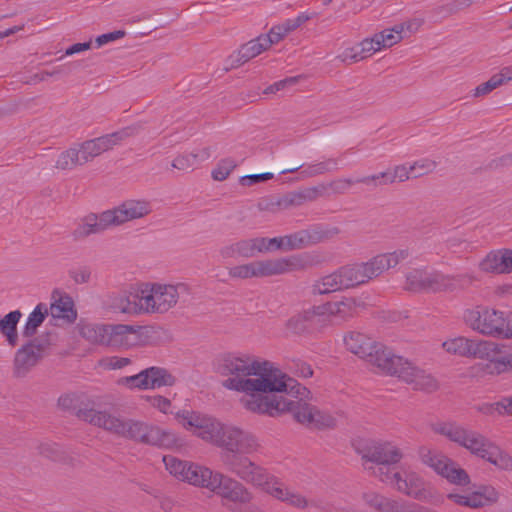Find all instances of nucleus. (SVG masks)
<instances>
[{
	"label": "nucleus",
	"instance_id": "f257e3e1",
	"mask_svg": "<svg viewBox=\"0 0 512 512\" xmlns=\"http://www.w3.org/2000/svg\"><path fill=\"white\" fill-rule=\"evenodd\" d=\"M176 419L196 436L221 448L220 461L227 471L252 485L267 482V470L248 457L261 449L254 434L194 411H180Z\"/></svg>",
	"mask_w": 512,
	"mask_h": 512
},
{
	"label": "nucleus",
	"instance_id": "f03ea898",
	"mask_svg": "<svg viewBox=\"0 0 512 512\" xmlns=\"http://www.w3.org/2000/svg\"><path fill=\"white\" fill-rule=\"evenodd\" d=\"M216 373L227 377L222 383L229 390L245 393L241 399L243 406L251 411L248 403L259 402V399L271 401L275 394L299 393L305 390L304 386L295 379L288 377L269 361H258L252 356L226 353L219 356L215 363Z\"/></svg>",
	"mask_w": 512,
	"mask_h": 512
},
{
	"label": "nucleus",
	"instance_id": "7ed1b4c3",
	"mask_svg": "<svg viewBox=\"0 0 512 512\" xmlns=\"http://www.w3.org/2000/svg\"><path fill=\"white\" fill-rule=\"evenodd\" d=\"M304 388L303 393L300 391L295 393L298 389L294 388L292 390L294 393L287 391V393L275 394L271 401L259 399V402H256L253 400L248 403V407L253 413L265 414L271 417L290 412L298 423L311 429L334 428L336 420L332 415L304 401V398L309 394L307 388Z\"/></svg>",
	"mask_w": 512,
	"mask_h": 512
},
{
	"label": "nucleus",
	"instance_id": "20e7f679",
	"mask_svg": "<svg viewBox=\"0 0 512 512\" xmlns=\"http://www.w3.org/2000/svg\"><path fill=\"white\" fill-rule=\"evenodd\" d=\"M151 211V205L146 200H126L117 207L106 210L99 215H88L85 217L83 224L74 230L73 235L75 239L85 238L91 234L101 233L109 227L119 226L142 218Z\"/></svg>",
	"mask_w": 512,
	"mask_h": 512
},
{
	"label": "nucleus",
	"instance_id": "39448f33",
	"mask_svg": "<svg viewBox=\"0 0 512 512\" xmlns=\"http://www.w3.org/2000/svg\"><path fill=\"white\" fill-rule=\"evenodd\" d=\"M314 263L313 255L303 253L285 258L258 260L236 265L228 269V275L232 279L241 280L264 278L289 272L303 271L312 267Z\"/></svg>",
	"mask_w": 512,
	"mask_h": 512
},
{
	"label": "nucleus",
	"instance_id": "423d86ee",
	"mask_svg": "<svg viewBox=\"0 0 512 512\" xmlns=\"http://www.w3.org/2000/svg\"><path fill=\"white\" fill-rule=\"evenodd\" d=\"M109 432L127 440L160 448H173L178 445L174 433L135 419L113 416Z\"/></svg>",
	"mask_w": 512,
	"mask_h": 512
},
{
	"label": "nucleus",
	"instance_id": "0eeeda50",
	"mask_svg": "<svg viewBox=\"0 0 512 512\" xmlns=\"http://www.w3.org/2000/svg\"><path fill=\"white\" fill-rule=\"evenodd\" d=\"M409 256L408 249L376 255L367 262L344 265L339 269L345 289L354 288L377 278L384 271L396 267Z\"/></svg>",
	"mask_w": 512,
	"mask_h": 512
},
{
	"label": "nucleus",
	"instance_id": "6e6552de",
	"mask_svg": "<svg viewBox=\"0 0 512 512\" xmlns=\"http://www.w3.org/2000/svg\"><path fill=\"white\" fill-rule=\"evenodd\" d=\"M409 256L408 249L376 255L367 262L344 265L339 269L345 289L354 288L377 278L384 271L396 267Z\"/></svg>",
	"mask_w": 512,
	"mask_h": 512
},
{
	"label": "nucleus",
	"instance_id": "1a4fd4ad",
	"mask_svg": "<svg viewBox=\"0 0 512 512\" xmlns=\"http://www.w3.org/2000/svg\"><path fill=\"white\" fill-rule=\"evenodd\" d=\"M464 319L471 329L482 335L512 339V312L476 306L465 312Z\"/></svg>",
	"mask_w": 512,
	"mask_h": 512
},
{
	"label": "nucleus",
	"instance_id": "9d476101",
	"mask_svg": "<svg viewBox=\"0 0 512 512\" xmlns=\"http://www.w3.org/2000/svg\"><path fill=\"white\" fill-rule=\"evenodd\" d=\"M364 469L383 482L384 475L389 476L403 458L400 448L390 442H373L358 450Z\"/></svg>",
	"mask_w": 512,
	"mask_h": 512
},
{
	"label": "nucleus",
	"instance_id": "9b49d317",
	"mask_svg": "<svg viewBox=\"0 0 512 512\" xmlns=\"http://www.w3.org/2000/svg\"><path fill=\"white\" fill-rule=\"evenodd\" d=\"M343 341L348 351L365 359L381 373L385 374L386 371H390L389 364L395 354L382 343H378L368 335L358 331L347 332Z\"/></svg>",
	"mask_w": 512,
	"mask_h": 512
},
{
	"label": "nucleus",
	"instance_id": "f8f14e48",
	"mask_svg": "<svg viewBox=\"0 0 512 512\" xmlns=\"http://www.w3.org/2000/svg\"><path fill=\"white\" fill-rule=\"evenodd\" d=\"M189 293V287L185 283L177 285L146 284L140 290V301L143 313L163 314L173 308L181 294Z\"/></svg>",
	"mask_w": 512,
	"mask_h": 512
},
{
	"label": "nucleus",
	"instance_id": "ddd939ff",
	"mask_svg": "<svg viewBox=\"0 0 512 512\" xmlns=\"http://www.w3.org/2000/svg\"><path fill=\"white\" fill-rule=\"evenodd\" d=\"M432 430L467 449L471 454L483 458L493 442L478 431L469 429L457 422H439Z\"/></svg>",
	"mask_w": 512,
	"mask_h": 512
},
{
	"label": "nucleus",
	"instance_id": "4468645a",
	"mask_svg": "<svg viewBox=\"0 0 512 512\" xmlns=\"http://www.w3.org/2000/svg\"><path fill=\"white\" fill-rule=\"evenodd\" d=\"M210 491L219 496L222 505L232 512H247L245 507L253 499L252 493L241 482L220 472L215 473Z\"/></svg>",
	"mask_w": 512,
	"mask_h": 512
},
{
	"label": "nucleus",
	"instance_id": "2eb2a0df",
	"mask_svg": "<svg viewBox=\"0 0 512 512\" xmlns=\"http://www.w3.org/2000/svg\"><path fill=\"white\" fill-rule=\"evenodd\" d=\"M384 484L390 486L397 492L416 500H426L429 492L426 489V482L417 472L410 468L400 467L393 470L389 476L384 475Z\"/></svg>",
	"mask_w": 512,
	"mask_h": 512
},
{
	"label": "nucleus",
	"instance_id": "dca6fc26",
	"mask_svg": "<svg viewBox=\"0 0 512 512\" xmlns=\"http://www.w3.org/2000/svg\"><path fill=\"white\" fill-rule=\"evenodd\" d=\"M389 367H391L390 371H386L385 374L397 376L408 384H412L416 390L431 393L439 388L438 381L431 374L414 366L401 356L395 355Z\"/></svg>",
	"mask_w": 512,
	"mask_h": 512
},
{
	"label": "nucleus",
	"instance_id": "f3484780",
	"mask_svg": "<svg viewBox=\"0 0 512 512\" xmlns=\"http://www.w3.org/2000/svg\"><path fill=\"white\" fill-rule=\"evenodd\" d=\"M176 382L166 368L151 366L139 373L119 379L118 383L130 389L149 390L173 386Z\"/></svg>",
	"mask_w": 512,
	"mask_h": 512
},
{
	"label": "nucleus",
	"instance_id": "a211bd4d",
	"mask_svg": "<svg viewBox=\"0 0 512 512\" xmlns=\"http://www.w3.org/2000/svg\"><path fill=\"white\" fill-rule=\"evenodd\" d=\"M46 346L38 338L23 345L15 353L13 373L16 377H25L44 357Z\"/></svg>",
	"mask_w": 512,
	"mask_h": 512
},
{
	"label": "nucleus",
	"instance_id": "6ab92c4d",
	"mask_svg": "<svg viewBox=\"0 0 512 512\" xmlns=\"http://www.w3.org/2000/svg\"><path fill=\"white\" fill-rule=\"evenodd\" d=\"M361 499L364 504L375 512H408L409 501L386 497L375 491L362 493Z\"/></svg>",
	"mask_w": 512,
	"mask_h": 512
},
{
	"label": "nucleus",
	"instance_id": "aec40b11",
	"mask_svg": "<svg viewBox=\"0 0 512 512\" xmlns=\"http://www.w3.org/2000/svg\"><path fill=\"white\" fill-rule=\"evenodd\" d=\"M473 279L468 274L446 275L439 271L428 272L426 292H453L466 280L471 282Z\"/></svg>",
	"mask_w": 512,
	"mask_h": 512
},
{
	"label": "nucleus",
	"instance_id": "412c9836",
	"mask_svg": "<svg viewBox=\"0 0 512 512\" xmlns=\"http://www.w3.org/2000/svg\"><path fill=\"white\" fill-rule=\"evenodd\" d=\"M270 47L271 41L268 38H264V35H260L242 45L237 52L229 56L230 67H240Z\"/></svg>",
	"mask_w": 512,
	"mask_h": 512
},
{
	"label": "nucleus",
	"instance_id": "4be33fe9",
	"mask_svg": "<svg viewBox=\"0 0 512 512\" xmlns=\"http://www.w3.org/2000/svg\"><path fill=\"white\" fill-rule=\"evenodd\" d=\"M258 486L263 487L270 495L278 500L286 502L295 508L304 509L308 506V501L304 496L292 492L269 473L267 482Z\"/></svg>",
	"mask_w": 512,
	"mask_h": 512
},
{
	"label": "nucleus",
	"instance_id": "5701e85b",
	"mask_svg": "<svg viewBox=\"0 0 512 512\" xmlns=\"http://www.w3.org/2000/svg\"><path fill=\"white\" fill-rule=\"evenodd\" d=\"M264 240H256L255 238L242 239L234 243L225 245L220 248L219 254L223 259L230 258H251L257 253H261Z\"/></svg>",
	"mask_w": 512,
	"mask_h": 512
},
{
	"label": "nucleus",
	"instance_id": "b1692460",
	"mask_svg": "<svg viewBox=\"0 0 512 512\" xmlns=\"http://www.w3.org/2000/svg\"><path fill=\"white\" fill-rule=\"evenodd\" d=\"M322 316L318 311V305L308 310L301 311L290 317L286 323V330L292 334H303L312 330L316 323L317 317Z\"/></svg>",
	"mask_w": 512,
	"mask_h": 512
},
{
	"label": "nucleus",
	"instance_id": "393cba45",
	"mask_svg": "<svg viewBox=\"0 0 512 512\" xmlns=\"http://www.w3.org/2000/svg\"><path fill=\"white\" fill-rule=\"evenodd\" d=\"M318 311H320L322 316L329 315L346 321L356 315L357 302L353 297H343L339 301L318 305Z\"/></svg>",
	"mask_w": 512,
	"mask_h": 512
},
{
	"label": "nucleus",
	"instance_id": "a878e982",
	"mask_svg": "<svg viewBox=\"0 0 512 512\" xmlns=\"http://www.w3.org/2000/svg\"><path fill=\"white\" fill-rule=\"evenodd\" d=\"M142 129L143 125L141 123H135L133 125L124 127L119 131L94 138L93 140L101 155L102 153L118 145L123 140L137 135Z\"/></svg>",
	"mask_w": 512,
	"mask_h": 512
},
{
	"label": "nucleus",
	"instance_id": "bb28decb",
	"mask_svg": "<svg viewBox=\"0 0 512 512\" xmlns=\"http://www.w3.org/2000/svg\"><path fill=\"white\" fill-rule=\"evenodd\" d=\"M53 302L48 310L53 318H62L72 323L77 318V312L74 309V301L71 296L61 293L58 290L52 292Z\"/></svg>",
	"mask_w": 512,
	"mask_h": 512
},
{
	"label": "nucleus",
	"instance_id": "cd10ccee",
	"mask_svg": "<svg viewBox=\"0 0 512 512\" xmlns=\"http://www.w3.org/2000/svg\"><path fill=\"white\" fill-rule=\"evenodd\" d=\"M215 473L207 467L193 463L187 468L184 482L210 490Z\"/></svg>",
	"mask_w": 512,
	"mask_h": 512
},
{
	"label": "nucleus",
	"instance_id": "c85d7f7f",
	"mask_svg": "<svg viewBox=\"0 0 512 512\" xmlns=\"http://www.w3.org/2000/svg\"><path fill=\"white\" fill-rule=\"evenodd\" d=\"M343 289H345L343 281L339 269H337L333 273L316 280L311 286V293L314 296L326 295Z\"/></svg>",
	"mask_w": 512,
	"mask_h": 512
},
{
	"label": "nucleus",
	"instance_id": "c756f323",
	"mask_svg": "<svg viewBox=\"0 0 512 512\" xmlns=\"http://www.w3.org/2000/svg\"><path fill=\"white\" fill-rule=\"evenodd\" d=\"M134 333H136V329L132 325H107V346L115 348L128 346L130 344L128 338Z\"/></svg>",
	"mask_w": 512,
	"mask_h": 512
},
{
	"label": "nucleus",
	"instance_id": "7c9ffc66",
	"mask_svg": "<svg viewBox=\"0 0 512 512\" xmlns=\"http://www.w3.org/2000/svg\"><path fill=\"white\" fill-rule=\"evenodd\" d=\"M110 307L115 313H124V314L143 313L142 303L140 301V291L136 295H134L132 299L130 296H127V295L115 296L111 300Z\"/></svg>",
	"mask_w": 512,
	"mask_h": 512
},
{
	"label": "nucleus",
	"instance_id": "2f4dec72",
	"mask_svg": "<svg viewBox=\"0 0 512 512\" xmlns=\"http://www.w3.org/2000/svg\"><path fill=\"white\" fill-rule=\"evenodd\" d=\"M418 456L420 461L433 469L438 475L443 470V466L448 462L450 459L448 456L443 454L442 452L429 448L427 446H421L418 449Z\"/></svg>",
	"mask_w": 512,
	"mask_h": 512
},
{
	"label": "nucleus",
	"instance_id": "473e14b6",
	"mask_svg": "<svg viewBox=\"0 0 512 512\" xmlns=\"http://www.w3.org/2000/svg\"><path fill=\"white\" fill-rule=\"evenodd\" d=\"M21 318L19 310L11 311L0 320V332L6 337L8 344L15 347L18 344L17 324Z\"/></svg>",
	"mask_w": 512,
	"mask_h": 512
},
{
	"label": "nucleus",
	"instance_id": "72a5a7b5",
	"mask_svg": "<svg viewBox=\"0 0 512 512\" xmlns=\"http://www.w3.org/2000/svg\"><path fill=\"white\" fill-rule=\"evenodd\" d=\"M443 467L439 475L445 478L449 483L459 486H466L470 483V477L466 470L461 468L459 464L451 458Z\"/></svg>",
	"mask_w": 512,
	"mask_h": 512
},
{
	"label": "nucleus",
	"instance_id": "f704fd0d",
	"mask_svg": "<svg viewBox=\"0 0 512 512\" xmlns=\"http://www.w3.org/2000/svg\"><path fill=\"white\" fill-rule=\"evenodd\" d=\"M470 508L477 509L497 502L499 494L492 486H481L468 494Z\"/></svg>",
	"mask_w": 512,
	"mask_h": 512
},
{
	"label": "nucleus",
	"instance_id": "c9c22d12",
	"mask_svg": "<svg viewBox=\"0 0 512 512\" xmlns=\"http://www.w3.org/2000/svg\"><path fill=\"white\" fill-rule=\"evenodd\" d=\"M210 156L209 149L204 148L199 153H188L176 157L172 161V167L182 171L193 170L201 162L207 160Z\"/></svg>",
	"mask_w": 512,
	"mask_h": 512
},
{
	"label": "nucleus",
	"instance_id": "e433bc0d",
	"mask_svg": "<svg viewBox=\"0 0 512 512\" xmlns=\"http://www.w3.org/2000/svg\"><path fill=\"white\" fill-rule=\"evenodd\" d=\"M49 311L45 304L39 303L35 309L30 313L26 325L22 331V336L25 338H31L36 333L38 328L44 322Z\"/></svg>",
	"mask_w": 512,
	"mask_h": 512
},
{
	"label": "nucleus",
	"instance_id": "4c0bfd02",
	"mask_svg": "<svg viewBox=\"0 0 512 512\" xmlns=\"http://www.w3.org/2000/svg\"><path fill=\"white\" fill-rule=\"evenodd\" d=\"M470 357L479 359H491L501 353V346L489 340H471Z\"/></svg>",
	"mask_w": 512,
	"mask_h": 512
},
{
	"label": "nucleus",
	"instance_id": "58836bf2",
	"mask_svg": "<svg viewBox=\"0 0 512 512\" xmlns=\"http://www.w3.org/2000/svg\"><path fill=\"white\" fill-rule=\"evenodd\" d=\"M77 416L81 420L110 431V421L112 422L114 415L105 411L85 408L79 409L77 411Z\"/></svg>",
	"mask_w": 512,
	"mask_h": 512
},
{
	"label": "nucleus",
	"instance_id": "ea45409f",
	"mask_svg": "<svg viewBox=\"0 0 512 512\" xmlns=\"http://www.w3.org/2000/svg\"><path fill=\"white\" fill-rule=\"evenodd\" d=\"M338 164L337 158H327L321 162L305 165L304 169L300 171V175L303 179L323 175L337 170Z\"/></svg>",
	"mask_w": 512,
	"mask_h": 512
},
{
	"label": "nucleus",
	"instance_id": "a19ab883",
	"mask_svg": "<svg viewBox=\"0 0 512 512\" xmlns=\"http://www.w3.org/2000/svg\"><path fill=\"white\" fill-rule=\"evenodd\" d=\"M484 460L502 470H512V457L501 450L496 444H492L489 450L483 455Z\"/></svg>",
	"mask_w": 512,
	"mask_h": 512
},
{
	"label": "nucleus",
	"instance_id": "79ce46f5",
	"mask_svg": "<svg viewBox=\"0 0 512 512\" xmlns=\"http://www.w3.org/2000/svg\"><path fill=\"white\" fill-rule=\"evenodd\" d=\"M84 165L77 146L71 147L60 153L58 156L55 168L59 170H72L77 166Z\"/></svg>",
	"mask_w": 512,
	"mask_h": 512
},
{
	"label": "nucleus",
	"instance_id": "37998d69",
	"mask_svg": "<svg viewBox=\"0 0 512 512\" xmlns=\"http://www.w3.org/2000/svg\"><path fill=\"white\" fill-rule=\"evenodd\" d=\"M80 334L91 343L107 346V325L85 324Z\"/></svg>",
	"mask_w": 512,
	"mask_h": 512
},
{
	"label": "nucleus",
	"instance_id": "c03bdc74",
	"mask_svg": "<svg viewBox=\"0 0 512 512\" xmlns=\"http://www.w3.org/2000/svg\"><path fill=\"white\" fill-rule=\"evenodd\" d=\"M307 230L311 246L329 241L340 233V229L336 226L316 225Z\"/></svg>",
	"mask_w": 512,
	"mask_h": 512
},
{
	"label": "nucleus",
	"instance_id": "a18cd8bd",
	"mask_svg": "<svg viewBox=\"0 0 512 512\" xmlns=\"http://www.w3.org/2000/svg\"><path fill=\"white\" fill-rule=\"evenodd\" d=\"M471 340L472 339L460 336L443 342L442 347L448 353L459 355L462 357H470Z\"/></svg>",
	"mask_w": 512,
	"mask_h": 512
},
{
	"label": "nucleus",
	"instance_id": "49530a36",
	"mask_svg": "<svg viewBox=\"0 0 512 512\" xmlns=\"http://www.w3.org/2000/svg\"><path fill=\"white\" fill-rule=\"evenodd\" d=\"M502 257V249L488 253L479 264L481 271L486 273L503 274Z\"/></svg>",
	"mask_w": 512,
	"mask_h": 512
},
{
	"label": "nucleus",
	"instance_id": "de8ad7c7",
	"mask_svg": "<svg viewBox=\"0 0 512 512\" xmlns=\"http://www.w3.org/2000/svg\"><path fill=\"white\" fill-rule=\"evenodd\" d=\"M163 462L169 473L181 481L185 480L187 468L193 464L174 456H164Z\"/></svg>",
	"mask_w": 512,
	"mask_h": 512
},
{
	"label": "nucleus",
	"instance_id": "09e8293b",
	"mask_svg": "<svg viewBox=\"0 0 512 512\" xmlns=\"http://www.w3.org/2000/svg\"><path fill=\"white\" fill-rule=\"evenodd\" d=\"M285 251L300 250L311 246L308 230H299L289 235H285Z\"/></svg>",
	"mask_w": 512,
	"mask_h": 512
},
{
	"label": "nucleus",
	"instance_id": "8fccbe9b",
	"mask_svg": "<svg viewBox=\"0 0 512 512\" xmlns=\"http://www.w3.org/2000/svg\"><path fill=\"white\" fill-rule=\"evenodd\" d=\"M428 271L415 269L406 276L405 288L412 292H426Z\"/></svg>",
	"mask_w": 512,
	"mask_h": 512
},
{
	"label": "nucleus",
	"instance_id": "3c124183",
	"mask_svg": "<svg viewBox=\"0 0 512 512\" xmlns=\"http://www.w3.org/2000/svg\"><path fill=\"white\" fill-rule=\"evenodd\" d=\"M413 173L410 166L396 165L391 170L384 171L381 177L384 178L382 183L393 184L395 182H404L412 177Z\"/></svg>",
	"mask_w": 512,
	"mask_h": 512
},
{
	"label": "nucleus",
	"instance_id": "603ef678",
	"mask_svg": "<svg viewBox=\"0 0 512 512\" xmlns=\"http://www.w3.org/2000/svg\"><path fill=\"white\" fill-rule=\"evenodd\" d=\"M294 193L296 195L298 206H301L306 202H313L320 197H324L325 187L323 185L318 184L315 186L299 189L297 191H294Z\"/></svg>",
	"mask_w": 512,
	"mask_h": 512
},
{
	"label": "nucleus",
	"instance_id": "864d4df0",
	"mask_svg": "<svg viewBox=\"0 0 512 512\" xmlns=\"http://www.w3.org/2000/svg\"><path fill=\"white\" fill-rule=\"evenodd\" d=\"M355 180L350 178H342L330 181L329 183H320L319 185H323L325 187V196L329 197L331 193L334 194H343L345 193L353 184H355Z\"/></svg>",
	"mask_w": 512,
	"mask_h": 512
},
{
	"label": "nucleus",
	"instance_id": "5fc2aeb1",
	"mask_svg": "<svg viewBox=\"0 0 512 512\" xmlns=\"http://www.w3.org/2000/svg\"><path fill=\"white\" fill-rule=\"evenodd\" d=\"M38 454L52 461L63 459V452L56 443L44 442L37 446Z\"/></svg>",
	"mask_w": 512,
	"mask_h": 512
},
{
	"label": "nucleus",
	"instance_id": "6e6d98bb",
	"mask_svg": "<svg viewBox=\"0 0 512 512\" xmlns=\"http://www.w3.org/2000/svg\"><path fill=\"white\" fill-rule=\"evenodd\" d=\"M437 167V163L434 160L424 158L418 161H415L412 165H410V170H412V178H418L425 174L433 172Z\"/></svg>",
	"mask_w": 512,
	"mask_h": 512
},
{
	"label": "nucleus",
	"instance_id": "4d7b16f0",
	"mask_svg": "<svg viewBox=\"0 0 512 512\" xmlns=\"http://www.w3.org/2000/svg\"><path fill=\"white\" fill-rule=\"evenodd\" d=\"M374 36L376 38L375 41H377L376 45H379L380 49L392 47L403 39L402 35L394 34L389 29L376 33Z\"/></svg>",
	"mask_w": 512,
	"mask_h": 512
},
{
	"label": "nucleus",
	"instance_id": "13d9d810",
	"mask_svg": "<svg viewBox=\"0 0 512 512\" xmlns=\"http://www.w3.org/2000/svg\"><path fill=\"white\" fill-rule=\"evenodd\" d=\"M236 167V162L231 158L221 160L217 167L212 171V177L214 180L223 181L228 178L230 173Z\"/></svg>",
	"mask_w": 512,
	"mask_h": 512
},
{
	"label": "nucleus",
	"instance_id": "bf43d9fd",
	"mask_svg": "<svg viewBox=\"0 0 512 512\" xmlns=\"http://www.w3.org/2000/svg\"><path fill=\"white\" fill-rule=\"evenodd\" d=\"M84 164L99 156L100 153L93 139L86 140L77 145Z\"/></svg>",
	"mask_w": 512,
	"mask_h": 512
},
{
	"label": "nucleus",
	"instance_id": "052dcab7",
	"mask_svg": "<svg viewBox=\"0 0 512 512\" xmlns=\"http://www.w3.org/2000/svg\"><path fill=\"white\" fill-rule=\"evenodd\" d=\"M507 359L508 354L499 358L492 357L489 359V363L486 365L487 372L490 374L498 375L512 369V367H510V365L507 363Z\"/></svg>",
	"mask_w": 512,
	"mask_h": 512
},
{
	"label": "nucleus",
	"instance_id": "680f3d73",
	"mask_svg": "<svg viewBox=\"0 0 512 512\" xmlns=\"http://www.w3.org/2000/svg\"><path fill=\"white\" fill-rule=\"evenodd\" d=\"M376 38L373 35L371 38L364 39L357 47L358 52L362 56V60L371 56L377 51H380V46L376 45L377 41H375Z\"/></svg>",
	"mask_w": 512,
	"mask_h": 512
},
{
	"label": "nucleus",
	"instance_id": "e2e57ef3",
	"mask_svg": "<svg viewBox=\"0 0 512 512\" xmlns=\"http://www.w3.org/2000/svg\"><path fill=\"white\" fill-rule=\"evenodd\" d=\"M69 276L76 284H86L91 279V270L89 267H79L69 270Z\"/></svg>",
	"mask_w": 512,
	"mask_h": 512
},
{
	"label": "nucleus",
	"instance_id": "0e129e2a",
	"mask_svg": "<svg viewBox=\"0 0 512 512\" xmlns=\"http://www.w3.org/2000/svg\"><path fill=\"white\" fill-rule=\"evenodd\" d=\"M256 240H264V243L262 246H264L261 249L262 252L270 251V250H284L285 251V236L283 237H274V238H265V237H256Z\"/></svg>",
	"mask_w": 512,
	"mask_h": 512
},
{
	"label": "nucleus",
	"instance_id": "69168bd1",
	"mask_svg": "<svg viewBox=\"0 0 512 512\" xmlns=\"http://www.w3.org/2000/svg\"><path fill=\"white\" fill-rule=\"evenodd\" d=\"M500 81H501L500 79H496V78H494V76H491V78L488 81L478 85L474 89L473 96L474 97H481V96H485V95L489 94L494 89L499 87V82Z\"/></svg>",
	"mask_w": 512,
	"mask_h": 512
},
{
	"label": "nucleus",
	"instance_id": "338daca9",
	"mask_svg": "<svg viewBox=\"0 0 512 512\" xmlns=\"http://www.w3.org/2000/svg\"><path fill=\"white\" fill-rule=\"evenodd\" d=\"M273 178V174L271 172H265L260 174H251L242 176L240 178V184L242 186H253L255 184H258L260 182H265L267 180H270Z\"/></svg>",
	"mask_w": 512,
	"mask_h": 512
},
{
	"label": "nucleus",
	"instance_id": "774afa93",
	"mask_svg": "<svg viewBox=\"0 0 512 512\" xmlns=\"http://www.w3.org/2000/svg\"><path fill=\"white\" fill-rule=\"evenodd\" d=\"M500 405H501V400L494 402V403L479 404L475 408L478 412H480L484 415H489V416H493L495 414L504 415L503 408H501Z\"/></svg>",
	"mask_w": 512,
	"mask_h": 512
}]
</instances>
